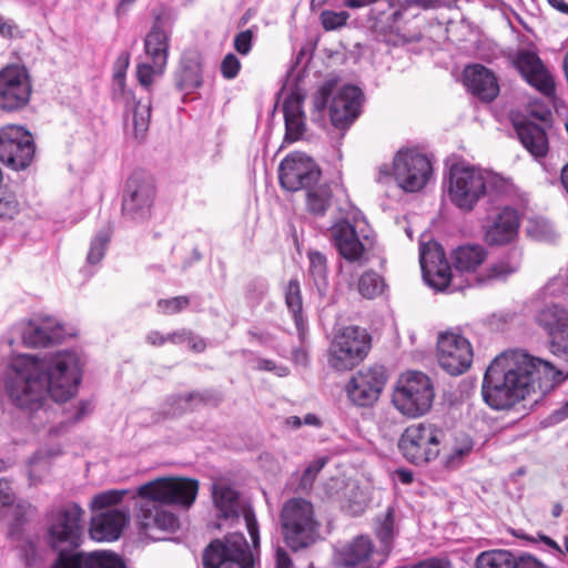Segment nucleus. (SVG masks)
I'll return each mask as SVG.
<instances>
[{
    "mask_svg": "<svg viewBox=\"0 0 568 568\" xmlns=\"http://www.w3.org/2000/svg\"><path fill=\"white\" fill-rule=\"evenodd\" d=\"M82 377V363L74 351L57 352L39 359L19 355L6 375V392L18 407L36 412L44 406L47 397L67 402L77 392Z\"/></svg>",
    "mask_w": 568,
    "mask_h": 568,
    "instance_id": "obj_1",
    "label": "nucleus"
},
{
    "mask_svg": "<svg viewBox=\"0 0 568 568\" xmlns=\"http://www.w3.org/2000/svg\"><path fill=\"white\" fill-rule=\"evenodd\" d=\"M562 379L561 372L550 362L524 349H508L487 367L481 395L490 408L506 410L532 393H547Z\"/></svg>",
    "mask_w": 568,
    "mask_h": 568,
    "instance_id": "obj_2",
    "label": "nucleus"
},
{
    "mask_svg": "<svg viewBox=\"0 0 568 568\" xmlns=\"http://www.w3.org/2000/svg\"><path fill=\"white\" fill-rule=\"evenodd\" d=\"M83 510L78 504H69L53 515L50 545L60 549L51 568H125L122 558L109 550L70 554L63 547L77 548L81 544Z\"/></svg>",
    "mask_w": 568,
    "mask_h": 568,
    "instance_id": "obj_3",
    "label": "nucleus"
},
{
    "mask_svg": "<svg viewBox=\"0 0 568 568\" xmlns=\"http://www.w3.org/2000/svg\"><path fill=\"white\" fill-rule=\"evenodd\" d=\"M126 494L125 489H110L92 497L89 534L93 540L110 542L120 538L129 524V508L120 506Z\"/></svg>",
    "mask_w": 568,
    "mask_h": 568,
    "instance_id": "obj_4",
    "label": "nucleus"
},
{
    "mask_svg": "<svg viewBox=\"0 0 568 568\" xmlns=\"http://www.w3.org/2000/svg\"><path fill=\"white\" fill-rule=\"evenodd\" d=\"M280 525L283 540L293 551L308 548L318 538L314 507L304 498H291L283 504Z\"/></svg>",
    "mask_w": 568,
    "mask_h": 568,
    "instance_id": "obj_5",
    "label": "nucleus"
},
{
    "mask_svg": "<svg viewBox=\"0 0 568 568\" xmlns=\"http://www.w3.org/2000/svg\"><path fill=\"white\" fill-rule=\"evenodd\" d=\"M434 397L435 390L430 378L423 372L408 371L398 377L392 403L402 415L416 418L430 409Z\"/></svg>",
    "mask_w": 568,
    "mask_h": 568,
    "instance_id": "obj_6",
    "label": "nucleus"
},
{
    "mask_svg": "<svg viewBox=\"0 0 568 568\" xmlns=\"http://www.w3.org/2000/svg\"><path fill=\"white\" fill-rule=\"evenodd\" d=\"M493 176L478 168L455 164L449 170L446 192L450 202L464 212H470L485 195Z\"/></svg>",
    "mask_w": 568,
    "mask_h": 568,
    "instance_id": "obj_7",
    "label": "nucleus"
},
{
    "mask_svg": "<svg viewBox=\"0 0 568 568\" xmlns=\"http://www.w3.org/2000/svg\"><path fill=\"white\" fill-rule=\"evenodd\" d=\"M369 349L371 337L365 328L345 326L335 333L331 342L327 363L335 371H348L364 361Z\"/></svg>",
    "mask_w": 568,
    "mask_h": 568,
    "instance_id": "obj_8",
    "label": "nucleus"
},
{
    "mask_svg": "<svg viewBox=\"0 0 568 568\" xmlns=\"http://www.w3.org/2000/svg\"><path fill=\"white\" fill-rule=\"evenodd\" d=\"M129 54L122 53L114 63L113 99L125 106L126 121L131 119L133 134L141 139L146 133L151 119V99H136L125 87V72L129 67Z\"/></svg>",
    "mask_w": 568,
    "mask_h": 568,
    "instance_id": "obj_9",
    "label": "nucleus"
},
{
    "mask_svg": "<svg viewBox=\"0 0 568 568\" xmlns=\"http://www.w3.org/2000/svg\"><path fill=\"white\" fill-rule=\"evenodd\" d=\"M443 437V430L433 424H413L404 430L398 448L408 462L423 464L438 456Z\"/></svg>",
    "mask_w": 568,
    "mask_h": 568,
    "instance_id": "obj_10",
    "label": "nucleus"
},
{
    "mask_svg": "<svg viewBox=\"0 0 568 568\" xmlns=\"http://www.w3.org/2000/svg\"><path fill=\"white\" fill-rule=\"evenodd\" d=\"M204 568H254L250 546L241 532L212 541L203 554Z\"/></svg>",
    "mask_w": 568,
    "mask_h": 568,
    "instance_id": "obj_11",
    "label": "nucleus"
},
{
    "mask_svg": "<svg viewBox=\"0 0 568 568\" xmlns=\"http://www.w3.org/2000/svg\"><path fill=\"white\" fill-rule=\"evenodd\" d=\"M365 221L354 216V222L339 220L331 226V239L338 254L347 262L362 265L367 261L366 253L372 245Z\"/></svg>",
    "mask_w": 568,
    "mask_h": 568,
    "instance_id": "obj_12",
    "label": "nucleus"
},
{
    "mask_svg": "<svg viewBox=\"0 0 568 568\" xmlns=\"http://www.w3.org/2000/svg\"><path fill=\"white\" fill-rule=\"evenodd\" d=\"M199 481L184 477H163L138 488L141 498H151L164 505H179L189 508L197 496Z\"/></svg>",
    "mask_w": 568,
    "mask_h": 568,
    "instance_id": "obj_13",
    "label": "nucleus"
},
{
    "mask_svg": "<svg viewBox=\"0 0 568 568\" xmlns=\"http://www.w3.org/2000/svg\"><path fill=\"white\" fill-rule=\"evenodd\" d=\"M36 151L32 134L21 125L8 124L0 129V161L13 169L30 165Z\"/></svg>",
    "mask_w": 568,
    "mask_h": 568,
    "instance_id": "obj_14",
    "label": "nucleus"
},
{
    "mask_svg": "<svg viewBox=\"0 0 568 568\" xmlns=\"http://www.w3.org/2000/svg\"><path fill=\"white\" fill-rule=\"evenodd\" d=\"M394 179L406 192L422 190L432 176V164L428 158L414 150H400L393 162Z\"/></svg>",
    "mask_w": 568,
    "mask_h": 568,
    "instance_id": "obj_15",
    "label": "nucleus"
},
{
    "mask_svg": "<svg viewBox=\"0 0 568 568\" xmlns=\"http://www.w3.org/2000/svg\"><path fill=\"white\" fill-rule=\"evenodd\" d=\"M439 366L450 375L465 373L473 362V347L469 341L456 331L442 333L437 339Z\"/></svg>",
    "mask_w": 568,
    "mask_h": 568,
    "instance_id": "obj_16",
    "label": "nucleus"
},
{
    "mask_svg": "<svg viewBox=\"0 0 568 568\" xmlns=\"http://www.w3.org/2000/svg\"><path fill=\"white\" fill-rule=\"evenodd\" d=\"M321 176L317 164L305 153L293 152L286 155L278 168V179L283 189L295 192L315 185Z\"/></svg>",
    "mask_w": 568,
    "mask_h": 568,
    "instance_id": "obj_17",
    "label": "nucleus"
},
{
    "mask_svg": "<svg viewBox=\"0 0 568 568\" xmlns=\"http://www.w3.org/2000/svg\"><path fill=\"white\" fill-rule=\"evenodd\" d=\"M386 379L383 366L363 367L347 382L345 386L347 398L358 407H369L378 399Z\"/></svg>",
    "mask_w": 568,
    "mask_h": 568,
    "instance_id": "obj_18",
    "label": "nucleus"
},
{
    "mask_svg": "<svg viewBox=\"0 0 568 568\" xmlns=\"http://www.w3.org/2000/svg\"><path fill=\"white\" fill-rule=\"evenodd\" d=\"M32 87L24 67L12 64L0 71V108L17 111L24 108L31 97Z\"/></svg>",
    "mask_w": 568,
    "mask_h": 568,
    "instance_id": "obj_19",
    "label": "nucleus"
},
{
    "mask_svg": "<svg viewBox=\"0 0 568 568\" xmlns=\"http://www.w3.org/2000/svg\"><path fill=\"white\" fill-rule=\"evenodd\" d=\"M419 263L423 278L428 286L437 292L456 290L452 286V270L445 257L442 245L437 242H427L420 245Z\"/></svg>",
    "mask_w": 568,
    "mask_h": 568,
    "instance_id": "obj_20",
    "label": "nucleus"
},
{
    "mask_svg": "<svg viewBox=\"0 0 568 568\" xmlns=\"http://www.w3.org/2000/svg\"><path fill=\"white\" fill-rule=\"evenodd\" d=\"M155 195V187L151 179L142 173H133L126 182L122 202L123 215L140 222L150 216Z\"/></svg>",
    "mask_w": 568,
    "mask_h": 568,
    "instance_id": "obj_21",
    "label": "nucleus"
},
{
    "mask_svg": "<svg viewBox=\"0 0 568 568\" xmlns=\"http://www.w3.org/2000/svg\"><path fill=\"white\" fill-rule=\"evenodd\" d=\"M363 92L355 85H345L333 95L329 104L332 124L338 129L351 125L359 115Z\"/></svg>",
    "mask_w": 568,
    "mask_h": 568,
    "instance_id": "obj_22",
    "label": "nucleus"
},
{
    "mask_svg": "<svg viewBox=\"0 0 568 568\" xmlns=\"http://www.w3.org/2000/svg\"><path fill=\"white\" fill-rule=\"evenodd\" d=\"M514 62L531 87L546 97H551L555 93L554 78L536 53L528 50L519 51Z\"/></svg>",
    "mask_w": 568,
    "mask_h": 568,
    "instance_id": "obj_23",
    "label": "nucleus"
},
{
    "mask_svg": "<svg viewBox=\"0 0 568 568\" xmlns=\"http://www.w3.org/2000/svg\"><path fill=\"white\" fill-rule=\"evenodd\" d=\"M305 93L301 89L293 90L283 102L286 142H295L303 138L306 130V116L303 110Z\"/></svg>",
    "mask_w": 568,
    "mask_h": 568,
    "instance_id": "obj_24",
    "label": "nucleus"
},
{
    "mask_svg": "<svg viewBox=\"0 0 568 568\" xmlns=\"http://www.w3.org/2000/svg\"><path fill=\"white\" fill-rule=\"evenodd\" d=\"M63 336V327L51 317L30 321L22 333L24 344L31 347H47L60 342Z\"/></svg>",
    "mask_w": 568,
    "mask_h": 568,
    "instance_id": "obj_25",
    "label": "nucleus"
},
{
    "mask_svg": "<svg viewBox=\"0 0 568 568\" xmlns=\"http://www.w3.org/2000/svg\"><path fill=\"white\" fill-rule=\"evenodd\" d=\"M464 84L483 101L490 102L499 93L497 78L493 71L481 64L469 65L464 70Z\"/></svg>",
    "mask_w": 568,
    "mask_h": 568,
    "instance_id": "obj_26",
    "label": "nucleus"
},
{
    "mask_svg": "<svg viewBox=\"0 0 568 568\" xmlns=\"http://www.w3.org/2000/svg\"><path fill=\"white\" fill-rule=\"evenodd\" d=\"M519 216L510 207L503 209L486 229L485 241L489 245H504L511 242L518 234Z\"/></svg>",
    "mask_w": 568,
    "mask_h": 568,
    "instance_id": "obj_27",
    "label": "nucleus"
},
{
    "mask_svg": "<svg viewBox=\"0 0 568 568\" xmlns=\"http://www.w3.org/2000/svg\"><path fill=\"white\" fill-rule=\"evenodd\" d=\"M155 499L142 498L140 505V524L143 529L174 531L179 527L176 516L163 508Z\"/></svg>",
    "mask_w": 568,
    "mask_h": 568,
    "instance_id": "obj_28",
    "label": "nucleus"
},
{
    "mask_svg": "<svg viewBox=\"0 0 568 568\" xmlns=\"http://www.w3.org/2000/svg\"><path fill=\"white\" fill-rule=\"evenodd\" d=\"M373 550L372 539L366 535H359L335 548L334 562L339 567H355L364 564Z\"/></svg>",
    "mask_w": 568,
    "mask_h": 568,
    "instance_id": "obj_29",
    "label": "nucleus"
},
{
    "mask_svg": "<svg viewBox=\"0 0 568 568\" xmlns=\"http://www.w3.org/2000/svg\"><path fill=\"white\" fill-rule=\"evenodd\" d=\"M516 133L523 146L535 158L546 156L549 150L545 129L528 119L514 123Z\"/></svg>",
    "mask_w": 568,
    "mask_h": 568,
    "instance_id": "obj_30",
    "label": "nucleus"
},
{
    "mask_svg": "<svg viewBox=\"0 0 568 568\" xmlns=\"http://www.w3.org/2000/svg\"><path fill=\"white\" fill-rule=\"evenodd\" d=\"M520 263L521 252L517 248H513L498 261L491 263L485 273L477 274L475 282L478 285H487L494 282L505 281L519 270Z\"/></svg>",
    "mask_w": 568,
    "mask_h": 568,
    "instance_id": "obj_31",
    "label": "nucleus"
},
{
    "mask_svg": "<svg viewBox=\"0 0 568 568\" xmlns=\"http://www.w3.org/2000/svg\"><path fill=\"white\" fill-rule=\"evenodd\" d=\"M170 36L160 21H156L144 39V51L151 62L166 67Z\"/></svg>",
    "mask_w": 568,
    "mask_h": 568,
    "instance_id": "obj_32",
    "label": "nucleus"
},
{
    "mask_svg": "<svg viewBox=\"0 0 568 568\" xmlns=\"http://www.w3.org/2000/svg\"><path fill=\"white\" fill-rule=\"evenodd\" d=\"M488 253L483 245L466 244L455 248L452 261L455 268L462 273H474L487 258Z\"/></svg>",
    "mask_w": 568,
    "mask_h": 568,
    "instance_id": "obj_33",
    "label": "nucleus"
},
{
    "mask_svg": "<svg viewBox=\"0 0 568 568\" xmlns=\"http://www.w3.org/2000/svg\"><path fill=\"white\" fill-rule=\"evenodd\" d=\"M203 83L202 63L196 54L184 55L181 60V69L176 75V84L180 90L192 92Z\"/></svg>",
    "mask_w": 568,
    "mask_h": 568,
    "instance_id": "obj_34",
    "label": "nucleus"
},
{
    "mask_svg": "<svg viewBox=\"0 0 568 568\" xmlns=\"http://www.w3.org/2000/svg\"><path fill=\"white\" fill-rule=\"evenodd\" d=\"M213 499L221 516L225 519L239 517V500L234 489L223 483L213 485Z\"/></svg>",
    "mask_w": 568,
    "mask_h": 568,
    "instance_id": "obj_35",
    "label": "nucleus"
},
{
    "mask_svg": "<svg viewBox=\"0 0 568 568\" xmlns=\"http://www.w3.org/2000/svg\"><path fill=\"white\" fill-rule=\"evenodd\" d=\"M337 500L341 508L352 516L362 515L367 506V496L356 483H347Z\"/></svg>",
    "mask_w": 568,
    "mask_h": 568,
    "instance_id": "obj_36",
    "label": "nucleus"
},
{
    "mask_svg": "<svg viewBox=\"0 0 568 568\" xmlns=\"http://www.w3.org/2000/svg\"><path fill=\"white\" fill-rule=\"evenodd\" d=\"M536 320L551 336L568 327V313L557 304L540 310Z\"/></svg>",
    "mask_w": 568,
    "mask_h": 568,
    "instance_id": "obj_37",
    "label": "nucleus"
},
{
    "mask_svg": "<svg viewBox=\"0 0 568 568\" xmlns=\"http://www.w3.org/2000/svg\"><path fill=\"white\" fill-rule=\"evenodd\" d=\"M285 303L295 322L297 331L303 334L305 317L303 315V302L301 286L297 280H291L285 288Z\"/></svg>",
    "mask_w": 568,
    "mask_h": 568,
    "instance_id": "obj_38",
    "label": "nucleus"
},
{
    "mask_svg": "<svg viewBox=\"0 0 568 568\" xmlns=\"http://www.w3.org/2000/svg\"><path fill=\"white\" fill-rule=\"evenodd\" d=\"M375 534L384 550L389 551L393 540L397 534L395 527V511L388 507L386 511L375 519Z\"/></svg>",
    "mask_w": 568,
    "mask_h": 568,
    "instance_id": "obj_39",
    "label": "nucleus"
},
{
    "mask_svg": "<svg viewBox=\"0 0 568 568\" xmlns=\"http://www.w3.org/2000/svg\"><path fill=\"white\" fill-rule=\"evenodd\" d=\"M310 274L320 295L324 296L328 290L327 261L324 254L317 251L308 253Z\"/></svg>",
    "mask_w": 568,
    "mask_h": 568,
    "instance_id": "obj_40",
    "label": "nucleus"
},
{
    "mask_svg": "<svg viewBox=\"0 0 568 568\" xmlns=\"http://www.w3.org/2000/svg\"><path fill=\"white\" fill-rule=\"evenodd\" d=\"M477 568H516V557L508 550L483 551L476 559Z\"/></svg>",
    "mask_w": 568,
    "mask_h": 568,
    "instance_id": "obj_41",
    "label": "nucleus"
},
{
    "mask_svg": "<svg viewBox=\"0 0 568 568\" xmlns=\"http://www.w3.org/2000/svg\"><path fill=\"white\" fill-rule=\"evenodd\" d=\"M331 196L328 185L311 186L307 189L306 200L308 210L316 215H323L329 205Z\"/></svg>",
    "mask_w": 568,
    "mask_h": 568,
    "instance_id": "obj_42",
    "label": "nucleus"
},
{
    "mask_svg": "<svg viewBox=\"0 0 568 568\" xmlns=\"http://www.w3.org/2000/svg\"><path fill=\"white\" fill-rule=\"evenodd\" d=\"M112 226L110 224L103 226L92 239L87 261L89 264L94 265L100 263L103 258L106 245L112 235Z\"/></svg>",
    "mask_w": 568,
    "mask_h": 568,
    "instance_id": "obj_43",
    "label": "nucleus"
},
{
    "mask_svg": "<svg viewBox=\"0 0 568 568\" xmlns=\"http://www.w3.org/2000/svg\"><path fill=\"white\" fill-rule=\"evenodd\" d=\"M444 6L443 0H389V7L394 8L392 17L394 21L402 18L403 13L412 7L423 10L438 9Z\"/></svg>",
    "mask_w": 568,
    "mask_h": 568,
    "instance_id": "obj_44",
    "label": "nucleus"
},
{
    "mask_svg": "<svg viewBox=\"0 0 568 568\" xmlns=\"http://www.w3.org/2000/svg\"><path fill=\"white\" fill-rule=\"evenodd\" d=\"M384 280L375 272H365L358 280V292L365 298H374L384 291Z\"/></svg>",
    "mask_w": 568,
    "mask_h": 568,
    "instance_id": "obj_45",
    "label": "nucleus"
},
{
    "mask_svg": "<svg viewBox=\"0 0 568 568\" xmlns=\"http://www.w3.org/2000/svg\"><path fill=\"white\" fill-rule=\"evenodd\" d=\"M527 234L536 241L550 242L556 234L552 225L544 219H531L527 224Z\"/></svg>",
    "mask_w": 568,
    "mask_h": 568,
    "instance_id": "obj_46",
    "label": "nucleus"
},
{
    "mask_svg": "<svg viewBox=\"0 0 568 568\" xmlns=\"http://www.w3.org/2000/svg\"><path fill=\"white\" fill-rule=\"evenodd\" d=\"M165 67H160L153 62H141L136 65V79L139 83L149 91L155 77L164 73Z\"/></svg>",
    "mask_w": 568,
    "mask_h": 568,
    "instance_id": "obj_47",
    "label": "nucleus"
},
{
    "mask_svg": "<svg viewBox=\"0 0 568 568\" xmlns=\"http://www.w3.org/2000/svg\"><path fill=\"white\" fill-rule=\"evenodd\" d=\"M348 19L349 13L347 11L324 10L320 14V20L325 31L339 30L346 26Z\"/></svg>",
    "mask_w": 568,
    "mask_h": 568,
    "instance_id": "obj_48",
    "label": "nucleus"
},
{
    "mask_svg": "<svg viewBox=\"0 0 568 568\" xmlns=\"http://www.w3.org/2000/svg\"><path fill=\"white\" fill-rule=\"evenodd\" d=\"M156 305L162 314L172 315L185 310L190 305V298L187 296H176L159 300Z\"/></svg>",
    "mask_w": 568,
    "mask_h": 568,
    "instance_id": "obj_49",
    "label": "nucleus"
},
{
    "mask_svg": "<svg viewBox=\"0 0 568 568\" xmlns=\"http://www.w3.org/2000/svg\"><path fill=\"white\" fill-rule=\"evenodd\" d=\"M327 458L326 457H318L314 459L304 470V473L301 476V486L306 489L311 487L317 476V474L323 469V467L326 465Z\"/></svg>",
    "mask_w": 568,
    "mask_h": 568,
    "instance_id": "obj_50",
    "label": "nucleus"
},
{
    "mask_svg": "<svg viewBox=\"0 0 568 568\" xmlns=\"http://www.w3.org/2000/svg\"><path fill=\"white\" fill-rule=\"evenodd\" d=\"M551 353L568 362V326L552 335Z\"/></svg>",
    "mask_w": 568,
    "mask_h": 568,
    "instance_id": "obj_51",
    "label": "nucleus"
},
{
    "mask_svg": "<svg viewBox=\"0 0 568 568\" xmlns=\"http://www.w3.org/2000/svg\"><path fill=\"white\" fill-rule=\"evenodd\" d=\"M243 517L245 520L247 531L251 536L253 546H254V548H257L260 546V531H258V524H257V520H256L253 509L250 507L244 508Z\"/></svg>",
    "mask_w": 568,
    "mask_h": 568,
    "instance_id": "obj_52",
    "label": "nucleus"
},
{
    "mask_svg": "<svg viewBox=\"0 0 568 568\" xmlns=\"http://www.w3.org/2000/svg\"><path fill=\"white\" fill-rule=\"evenodd\" d=\"M253 39H254L253 29H246L244 31H241L234 38L235 50L242 55L248 54L252 49Z\"/></svg>",
    "mask_w": 568,
    "mask_h": 568,
    "instance_id": "obj_53",
    "label": "nucleus"
},
{
    "mask_svg": "<svg viewBox=\"0 0 568 568\" xmlns=\"http://www.w3.org/2000/svg\"><path fill=\"white\" fill-rule=\"evenodd\" d=\"M241 69V62L237 57L233 53H229L224 57L221 63V72L225 79H234Z\"/></svg>",
    "mask_w": 568,
    "mask_h": 568,
    "instance_id": "obj_54",
    "label": "nucleus"
},
{
    "mask_svg": "<svg viewBox=\"0 0 568 568\" xmlns=\"http://www.w3.org/2000/svg\"><path fill=\"white\" fill-rule=\"evenodd\" d=\"M18 213V202L12 195L0 197V217L12 219Z\"/></svg>",
    "mask_w": 568,
    "mask_h": 568,
    "instance_id": "obj_55",
    "label": "nucleus"
},
{
    "mask_svg": "<svg viewBox=\"0 0 568 568\" xmlns=\"http://www.w3.org/2000/svg\"><path fill=\"white\" fill-rule=\"evenodd\" d=\"M193 400L204 402L205 398L199 393H191L187 396H180L175 399L178 407L172 410V414L175 415L192 409L193 407L191 406V403Z\"/></svg>",
    "mask_w": 568,
    "mask_h": 568,
    "instance_id": "obj_56",
    "label": "nucleus"
},
{
    "mask_svg": "<svg viewBox=\"0 0 568 568\" xmlns=\"http://www.w3.org/2000/svg\"><path fill=\"white\" fill-rule=\"evenodd\" d=\"M332 95V90L328 85L321 87L313 95L314 109L318 112L323 111Z\"/></svg>",
    "mask_w": 568,
    "mask_h": 568,
    "instance_id": "obj_57",
    "label": "nucleus"
},
{
    "mask_svg": "<svg viewBox=\"0 0 568 568\" xmlns=\"http://www.w3.org/2000/svg\"><path fill=\"white\" fill-rule=\"evenodd\" d=\"M473 448V442L470 438L465 437L463 445L460 447H456L453 450V454L448 457V465L454 466L457 460L467 455Z\"/></svg>",
    "mask_w": 568,
    "mask_h": 568,
    "instance_id": "obj_58",
    "label": "nucleus"
},
{
    "mask_svg": "<svg viewBox=\"0 0 568 568\" xmlns=\"http://www.w3.org/2000/svg\"><path fill=\"white\" fill-rule=\"evenodd\" d=\"M14 503V494L10 483L7 479H0V505L11 506Z\"/></svg>",
    "mask_w": 568,
    "mask_h": 568,
    "instance_id": "obj_59",
    "label": "nucleus"
},
{
    "mask_svg": "<svg viewBox=\"0 0 568 568\" xmlns=\"http://www.w3.org/2000/svg\"><path fill=\"white\" fill-rule=\"evenodd\" d=\"M516 568H548L532 556L524 555L516 558Z\"/></svg>",
    "mask_w": 568,
    "mask_h": 568,
    "instance_id": "obj_60",
    "label": "nucleus"
},
{
    "mask_svg": "<svg viewBox=\"0 0 568 568\" xmlns=\"http://www.w3.org/2000/svg\"><path fill=\"white\" fill-rule=\"evenodd\" d=\"M168 338L169 342L173 344H182L186 342H192L194 339V335L191 331L180 329L168 334Z\"/></svg>",
    "mask_w": 568,
    "mask_h": 568,
    "instance_id": "obj_61",
    "label": "nucleus"
},
{
    "mask_svg": "<svg viewBox=\"0 0 568 568\" xmlns=\"http://www.w3.org/2000/svg\"><path fill=\"white\" fill-rule=\"evenodd\" d=\"M275 566L276 568H292V559L287 551L280 546L275 549Z\"/></svg>",
    "mask_w": 568,
    "mask_h": 568,
    "instance_id": "obj_62",
    "label": "nucleus"
},
{
    "mask_svg": "<svg viewBox=\"0 0 568 568\" xmlns=\"http://www.w3.org/2000/svg\"><path fill=\"white\" fill-rule=\"evenodd\" d=\"M17 31V27L9 20H4L3 17L0 16V37L4 39H10L14 36Z\"/></svg>",
    "mask_w": 568,
    "mask_h": 568,
    "instance_id": "obj_63",
    "label": "nucleus"
},
{
    "mask_svg": "<svg viewBox=\"0 0 568 568\" xmlns=\"http://www.w3.org/2000/svg\"><path fill=\"white\" fill-rule=\"evenodd\" d=\"M412 568H450L448 561L432 558L415 565Z\"/></svg>",
    "mask_w": 568,
    "mask_h": 568,
    "instance_id": "obj_64",
    "label": "nucleus"
}]
</instances>
